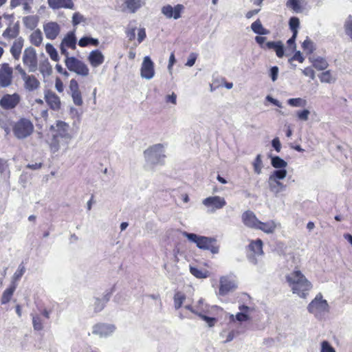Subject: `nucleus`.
<instances>
[{
    "label": "nucleus",
    "instance_id": "1",
    "mask_svg": "<svg viewBox=\"0 0 352 352\" xmlns=\"http://www.w3.org/2000/svg\"><path fill=\"white\" fill-rule=\"evenodd\" d=\"M286 280L293 294L298 295L300 298H306L309 292L312 289L311 283L305 277L298 269H295L288 273Z\"/></svg>",
    "mask_w": 352,
    "mask_h": 352
},
{
    "label": "nucleus",
    "instance_id": "2",
    "mask_svg": "<svg viewBox=\"0 0 352 352\" xmlns=\"http://www.w3.org/2000/svg\"><path fill=\"white\" fill-rule=\"evenodd\" d=\"M146 169H153L155 166H162L165 163V149L162 144H156L144 151Z\"/></svg>",
    "mask_w": 352,
    "mask_h": 352
},
{
    "label": "nucleus",
    "instance_id": "3",
    "mask_svg": "<svg viewBox=\"0 0 352 352\" xmlns=\"http://www.w3.org/2000/svg\"><path fill=\"white\" fill-rule=\"evenodd\" d=\"M329 305L321 293L316 294L315 298L309 303L307 311L318 320H322L329 312Z\"/></svg>",
    "mask_w": 352,
    "mask_h": 352
},
{
    "label": "nucleus",
    "instance_id": "4",
    "mask_svg": "<svg viewBox=\"0 0 352 352\" xmlns=\"http://www.w3.org/2000/svg\"><path fill=\"white\" fill-rule=\"evenodd\" d=\"M182 234L188 241L195 243L199 249L209 250L212 254H217L219 252V246L216 244V239L214 238L199 236L187 232H183Z\"/></svg>",
    "mask_w": 352,
    "mask_h": 352
},
{
    "label": "nucleus",
    "instance_id": "5",
    "mask_svg": "<svg viewBox=\"0 0 352 352\" xmlns=\"http://www.w3.org/2000/svg\"><path fill=\"white\" fill-rule=\"evenodd\" d=\"M12 131L17 139H25L33 133L34 125L30 120L21 118L13 124Z\"/></svg>",
    "mask_w": 352,
    "mask_h": 352
},
{
    "label": "nucleus",
    "instance_id": "6",
    "mask_svg": "<svg viewBox=\"0 0 352 352\" xmlns=\"http://www.w3.org/2000/svg\"><path fill=\"white\" fill-rule=\"evenodd\" d=\"M65 64L70 72H74L77 75L87 77L89 74V69L87 65L74 56L66 57Z\"/></svg>",
    "mask_w": 352,
    "mask_h": 352
},
{
    "label": "nucleus",
    "instance_id": "7",
    "mask_svg": "<svg viewBox=\"0 0 352 352\" xmlns=\"http://www.w3.org/2000/svg\"><path fill=\"white\" fill-rule=\"evenodd\" d=\"M238 287L237 280L234 276L230 274L222 276L219 278V289L218 294L221 296H226Z\"/></svg>",
    "mask_w": 352,
    "mask_h": 352
},
{
    "label": "nucleus",
    "instance_id": "8",
    "mask_svg": "<svg viewBox=\"0 0 352 352\" xmlns=\"http://www.w3.org/2000/svg\"><path fill=\"white\" fill-rule=\"evenodd\" d=\"M239 311L236 314H230L229 320L230 322L235 323L236 322L243 323L250 321L252 318V314L254 312L255 308L254 307L247 306L245 305H240L239 306Z\"/></svg>",
    "mask_w": 352,
    "mask_h": 352
},
{
    "label": "nucleus",
    "instance_id": "9",
    "mask_svg": "<svg viewBox=\"0 0 352 352\" xmlns=\"http://www.w3.org/2000/svg\"><path fill=\"white\" fill-rule=\"evenodd\" d=\"M73 138V135L60 138H51L49 141L50 151L54 153L60 150H63L65 152L67 151Z\"/></svg>",
    "mask_w": 352,
    "mask_h": 352
},
{
    "label": "nucleus",
    "instance_id": "10",
    "mask_svg": "<svg viewBox=\"0 0 352 352\" xmlns=\"http://www.w3.org/2000/svg\"><path fill=\"white\" fill-rule=\"evenodd\" d=\"M51 138H60L62 136L73 135L70 126L65 122L57 120L50 127Z\"/></svg>",
    "mask_w": 352,
    "mask_h": 352
},
{
    "label": "nucleus",
    "instance_id": "11",
    "mask_svg": "<svg viewBox=\"0 0 352 352\" xmlns=\"http://www.w3.org/2000/svg\"><path fill=\"white\" fill-rule=\"evenodd\" d=\"M23 63L30 72H34L38 68L36 53L34 48H26L23 54Z\"/></svg>",
    "mask_w": 352,
    "mask_h": 352
},
{
    "label": "nucleus",
    "instance_id": "12",
    "mask_svg": "<svg viewBox=\"0 0 352 352\" xmlns=\"http://www.w3.org/2000/svg\"><path fill=\"white\" fill-rule=\"evenodd\" d=\"M184 307L199 317L202 316L205 314H210V309H219V307L217 306L210 307L205 302L203 298H200L194 305H188Z\"/></svg>",
    "mask_w": 352,
    "mask_h": 352
},
{
    "label": "nucleus",
    "instance_id": "13",
    "mask_svg": "<svg viewBox=\"0 0 352 352\" xmlns=\"http://www.w3.org/2000/svg\"><path fill=\"white\" fill-rule=\"evenodd\" d=\"M116 329L113 324L98 323L93 326L91 333L99 338H107L113 335Z\"/></svg>",
    "mask_w": 352,
    "mask_h": 352
},
{
    "label": "nucleus",
    "instance_id": "14",
    "mask_svg": "<svg viewBox=\"0 0 352 352\" xmlns=\"http://www.w3.org/2000/svg\"><path fill=\"white\" fill-rule=\"evenodd\" d=\"M202 204L208 208L210 212H214L216 210L223 208L226 205V201L223 197L220 196H212L203 199Z\"/></svg>",
    "mask_w": 352,
    "mask_h": 352
},
{
    "label": "nucleus",
    "instance_id": "15",
    "mask_svg": "<svg viewBox=\"0 0 352 352\" xmlns=\"http://www.w3.org/2000/svg\"><path fill=\"white\" fill-rule=\"evenodd\" d=\"M140 76L146 80H151L155 76L154 63L148 56L143 58L140 68Z\"/></svg>",
    "mask_w": 352,
    "mask_h": 352
},
{
    "label": "nucleus",
    "instance_id": "16",
    "mask_svg": "<svg viewBox=\"0 0 352 352\" xmlns=\"http://www.w3.org/2000/svg\"><path fill=\"white\" fill-rule=\"evenodd\" d=\"M76 46V38L74 31L68 32L66 36L63 38L60 45V50L61 54L66 57L69 56V52L67 48L74 50Z\"/></svg>",
    "mask_w": 352,
    "mask_h": 352
},
{
    "label": "nucleus",
    "instance_id": "17",
    "mask_svg": "<svg viewBox=\"0 0 352 352\" xmlns=\"http://www.w3.org/2000/svg\"><path fill=\"white\" fill-rule=\"evenodd\" d=\"M69 94L75 105L80 107L83 104V100L79 85L76 79H72L69 85Z\"/></svg>",
    "mask_w": 352,
    "mask_h": 352
},
{
    "label": "nucleus",
    "instance_id": "18",
    "mask_svg": "<svg viewBox=\"0 0 352 352\" xmlns=\"http://www.w3.org/2000/svg\"><path fill=\"white\" fill-rule=\"evenodd\" d=\"M12 68L8 63H3L0 68V87L10 86L12 80Z\"/></svg>",
    "mask_w": 352,
    "mask_h": 352
},
{
    "label": "nucleus",
    "instance_id": "19",
    "mask_svg": "<svg viewBox=\"0 0 352 352\" xmlns=\"http://www.w3.org/2000/svg\"><path fill=\"white\" fill-rule=\"evenodd\" d=\"M20 101V96L18 94H6L0 100V105L5 109L14 108Z\"/></svg>",
    "mask_w": 352,
    "mask_h": 352
},
{
    "label": "nucleus",
    "instance_id": "20",
    "mask_svg": "<svg viewBox=\"0 0 352 352\" xmlns=\"http://www.w3.org/2000/svg\"><path fill=\"white\" fill-rule=\"evenodd\" d=\"M126 36L130 41L135 38L137 35L138 44L141 43L146 38V31L144 28L129 26L126 30Z\"/></svg>",
    "mask_w": 352,
    "mask_h": 352
},
{
    "label": "nucleus",
    "instance_id": "21",
    "mask_svg": "<svg viewBox=\"0 0 352 352\" xmlns=\"http://www.w3.org/2000/svg\"><path fill=\"white\" fill-rule=\"evenodd\" d=\"M280 228V223L275 220H269L266 222L260 221L256 230H261L265 234H273Z\"/></svg>",
    "mask_w": 352,
    "mask_h": 352
},
{
    "label": "nucleus",
    "instance_id": "22",
    "mask_svg": "<svg viewBox=\"0 0 352 352\" xmlns=\"http://www.w3.org/2000/svg\"><path fill=\"white\" fill-rule=\"evenodd\" d=\"M241 219L245 226L256 230L260 221L256 214L251 210L244 212L242 214Z\"/></svg>",
    "mask_w": 352,
    "mask_h": 352
},
{
    "label": "nucleus",
    "instance_id": "23",
    "mask_svg": "<svg viewBox=\"0 0 352 352\" xmlns=\"http://www.w3.org/2000/svg\"><path fill=\"white\" fill-rule=\"evenodd\" d=\"M183 9L184 6L181 4H177L175 7H172L170 5H167L162 8V12L167 18H173L174 19H177L180 17V14Z\"/></svg>",
    "mask_w": 352,
    "mask_h": 352
},
{
    "label": "nucleus",
    "instance_id": "24",
    "mask_svg": "<svg viewBox=\"0 0 352 352\" xmlns=\"http://www.w3.org/2000/svg\"><path fill=\"white\" fill-rule=\"evenodd\" d=\"M45 99L49 107L54 110L58 111L60 109L61 102L58 96L54 92L47 91L45 94Z\"/></svg>",
    "mask_w": 352,
    "mask_h": 352
},
{
    "label": "nucleus",
    "instance_id": "25",
    "mask_svg": "<svg viewBox=\"0 0 352 352\" xmlns=\"http://www.w3.org/2000/svg\"><path fill=\"white\" fill-rule=\"evenodd\" d=\"M22 80L24 82L23 86L26 91H34L40 87V81L34 75L26 74L22 78Z\"/></svg>",
    "mask_w": 352,
    "mask_h": 352
},
{
    "label": "nucleus",
    "instance_id": "26",
    "mask_svg": "<svg viewBox=\"0 0 352 352\" xmlns=\"http://www.w3.org/2000/svg\"><path fill=\"white\" fill-rule=\"evenodd\" d=\"M87 60L93 67H98L104 63V56L100 50H95L89 53Z\"/></svg>",
    "mask_w": 352,
    "mask_h": 352
},
{
    "label": "nucleus",
    "instance_id": "27",
    "mask_svg": "<svg viewBox=\"0 0 352 352\" xmlns=\"http://www.w3.org/2000/svg\"><path fill=\"white\" fill-rule=\"evenodd\" d=\"M43 29L46 37L51 40L55 39L60 30L58 23H45Z\"/></svg>",
    "mask_w": 352,
    "mask_h": 352
},
{
    "label": "nucleus",
    "instance_id": "28",
    "mask_svg": "<svg viewBox=\"0 0 352 352\" xmlns=\"http://www.w3.org/2000/svg\"><path fill=\"white\" fill-rule=\"evenodd\" d=\"M49 6L53 9L69 8L74 7L72 0H48Z\"/></svg>",
    "mask_w": 352,
    "mask_h": 352
},
{
    "label": "nucleus",
    "instance_id": "29",
    "mask_svg": "<svg viewBox=\"0 0 352 352\" xmlns=\"http://www.w3.org/2000/svg\"><path fill=\"white\" fill-rule=\"evenodd\" d=\"M19 32L18 23H10L7 29L3 32L2 36L4 38L10 40L16 38Z\"/></svg>",
    "mask_w": 352,
    "mask_h": 352
},
{
    "label": "nucleus",
    "instance_id": "30",
    "mask_svg": "<svg viewBox=\"0 0 352 352\" xmlns=\"http://www.w3.org/2000/svg\"><path fill=\"white\" fill-rule=\"evenodd\" d=\"M267 184L270 191L275 195L286 189V185L283 184L281 181L268 179Z\"/></svg>",
    "mask_w": 352,
    "mask_h": 352
},
{
    "label": "nucleus",
    "instance_id": "31",
    "mask_svg": "<svg viewBox=\"0 0 352 352\" xmlns=\"http://www.w3.org/2000/svg\"><path fill=\"white\" fill-rule=\"evenodd\" d=\"M38 69L43 78L51 76L53 72L52 67L47 59L40 62Z\"/></svg>",
    "mask_w": 352,
    "mask_h": 352
},
{
    "label": "nucleus",
    "instance_id": "32",
    "mask_svg": "<svg viewBox=\"0 0 352 352\" xmlns=\"http://www.w3.org/2000/svg\"><path fill=\"white\" fill-rule=\"evenodd\" d=\"M309 60L311 62L313 66L318 70H324L327 69L329 65L327 61L324 58L320 56L310 57Z\"/></svg>",
    "mask_w": 352,
    "mask_h": 352
},
{
    "label": "nucleus",
    "instance_id": "33",
    "mask_svg": "<svg viewBox=\"0 0 352 352\" xmlns=\"http://www.w3.org/2000/svg\"><path fill=\"white\" fill-rule=\"evenodd\" d=\"M290 30L293 32L292 36L287 41L288 48L291 50L296 49L295 40L299 28V23H289Z\"/></svg>",
    "mask_w": 352,
    "mask_h": 352
},
{
    "label": "nucleus",
    "instance_id": "34",
    "mask_svg": "<svg viewBox=\"0 0 352 352\" xmlns=\"http://www.w3.org/2000/svg\"><path fill=\"white\" fill-rule=\"evenodd\" d=\"M25 272V267L23 264H20L18 266L17 270L14 273L12 276L11 284L12 285H14V287H17L18 282L20 280L21 277L23 276Z\"/></svg>",
    "mask_w": 352,
    "mask_h": 352
},
{
    "label": "nucleus",
    "instance_id": "35",
    "mask_svg": "<svg viewBox=\"0 0 352 352\" xmlns=\"http://www.w3.org/2000/svg\"><path fill=\"white\" fill-rule=\"evenodd\" d=\"M23 43L21 38H18L14 41L11 49L10 52L15 59H19Z\"/></svg>",
    "mask_w": 352,
    "mask_h": 352
},
{
    "label": "nucleus",
    "instance_id": "36",
    "mask_svg": "<svg viewBox=\"0 0 352 352\" xmlns=\"http://www.w3.org/2000/svg\"><path fill=\"white\" fill-rule=\"evenodd\" d=\"M190 272L197 278H206L210 276V272L207 270L200 269L191 265L190 266Z\"/></svg>",
    "mask_w": 352,
    "mask_h": 352
},
{
    "label": "nucleus",
    "instance_id": "37",
    "mask_svg": "<svg viewBox=\"0 0 352 352\" xmlns=\"http://www.w3.org/2000/svg\"><path fill=\"white\" fill-rule=\"evenodd\" d=\"M125 3L131 12H135L145 4V0H127Z\"/></svg>",
    "mask_w": 352,
    "mask_h": 352
},
{
    "label": "nucleus",
    "instance_id": "38",
    "mask_svg": "<svg viewBox=\"0 0 352 352\" xmlns=\"http://www.w3.org/2000/svg\"><path fill=\"white\" fill-rule=\"evenodd\" d=\"M16 289V287L10 285V286L3 292L1 298V302L2 305H5L10 302Z\"/></svg>",
    "mask_w": 352,
    "mask_h": 352
},
{
    "label": "nucleus",
    "instance_id": "39",
    "mask_svg": "<svg viewBox=\"0 0 352 352\" xmlns=\"http://www.w3.org/2000/svg\"><path fill=\"white\" fill-rule=\"evenodd\" d=\"M287 171L286 169H276L271 172L268 179L281 181L287 177Z\"/></svg>",
    "mask_w": 352,
    "mask_h": 352
},
{
    "label": "nucleus",
    "instance_id": "40",
    "mask_svg": "<svg viewBox=\"0 0 352 352\" xmlns=\"http://www.w3.org/2000/svg\"><path fill=\"white\" fill-rule=\"evenodd\" d=\"M250 250L257 255H262L263 251V241L261 239L253 241L250 244Z\"/></svg>",
    "mask_w": 352,
    "mask_h": 352
},
{
    "label": "nucleus",
    "instance_id": "41",
    "mask_svg": "<svg viewBox=\"0 0 352 352\" xmlns=\"http://www.w3.org/2000/svg\"><path fill=\"white\" fill-rule=\"evenodd\" d=\"M33 0H11L10 5L12 7L23 6V8L25 11H30Z\"/></svg>",
    "mask_w": 352,
    "mask_h": 352
},
{
    "label": "nucleus",
    "instance_id": "42",
    "mask_svg": "<svg viewBox=\"0 0 352 352\" xmlns=\"http://www.w3.org/2000/svg\"><path fill=\"white\" fill-rule=\"evenodd\" d=\"M271 164L276 169H286L287 166V162L278 156L272 157Z\"/></svg>",
    "mask_w": 352,
    "mask_h": 352
},
{
    "label": "nucleus",
    "instance_id": "43",
    "mask_svg": "<svg viewBox=\"0 0 352 352\" xmlns=\"http://www.w3.org/2000/svg\"><path fill=\"white\" fill-rule=\"evenodd\" d=\"M186 298V295L181 292H177L175 294L173 297V302L174 307L175 308V309H179V308L182 307Z\"/></svg>",
    "mask_w": 352,
    "mask_h": 352
},
{
    "label": "nucleus",
    "instance_id": "44",
    "mask_svg": "<svg viewBox=\"0 0 352 352\" xmlns=\"http://www.w3.org/2000/svg\"><path fill=\"white\" fill-rule=\"evenodd\" d=\"M78 45L80 47H86L87 45L98 46L99 41L89 36H84L79 40Z\"/></svg>",
    "mask_w": 352,
    "mask_h": 352
},
{
    "label": "nucleus",
    "instance_id": "45",
    "mask_svg": "<svg viewBox=\"0 0 352 352\" xmlns=\"http://www.w3.org/2000/svg\"><path fill=\"white\" fill-rule=\"evenodd\" d=\"M307 100L302 98H289L287 104L293 107H304L307 105Z\"/></svg>",
    "mask_w": 352,
    "mask_h": 352
},
{
    "label": "nucleus",
    "instance_id": "46",
    "mask_svg": "<svg viewBox=\"0 0 352 352\" xmlns=\"http://www.w3.org/2000/svg\"><path fill=\"white\" fill-rule=\"evenodd\" d=\"M30 41L35 46H39L43 41L41 32L40 30L34 31L30 35Z\"/></svg>",
    "mask_w": 352,
    "mask_h": 352
},
{
    "label": "nucleus",
    "instance_id": "47",
    "mask_svg": "<svg viewBox=\"0 0 352 352\" xmlns=\"http://www.w3.org/2000/svg\"><path fill=\"white\" fill-rule=\"evenodd\" d=\"M33 328L36 331H41L43 329V320L37 314H32Z\"/></svg>",
    "mask_w": 352,
    "mask_h": 352
},
{
    "label": "nucleus",
    "instance_id": "48",
    "mask_svg": "<svg viewBox=\"0 0 352 352\" xmlns=\"http://www.w3.org/2000/svg\"><path fill=\"white\" fill-rule=\"evenodd\" d=\"M45 51L49 54L50 58L54 61L59 60V56L56 50L51 43H47L45 45Z\"/></svg>",
    "mask_w": 352,
    "mask_h": 352
},
{
    "label": "nucleus",
    "instance_id": "49",
    "mask_svg": "<svg viewBox=\"0 0 352 352\" xmlns=\"http://www.w3.org/2000/svg\"><path fill=\"white\" fill-rule=\"evenodd\" d=\"M263 161H262V156L261 154H258L256 155L254 162H253V167L254 172L259 175L261 173L262 168H263Z\"/></svg>",
    "mask_w": 352,
    "mask_h": 352
},
{
    "label": "nucleus",
    "instance_id": "50",
    "mask_svg": "<svg viewBox=\"0 0 352 352\" xmlns=\"http://www.w3.org/2000/svg\"><path fill=\"white\" fill-rule=\"evenodd\" d=\"M251 28L254 33L260 35H265L270 33V31L264 28L261 23H252Z\"/></svg>",
    "mask_w": 352,
    "mask_h": 352
},
{
    "label": "nucleus",
    "instance_id": "51",
    "mask_svg": "<svg viewBox=\"0 0 352 352\" xmlns=\"http://www.w3.org/2000/svg\"><path fill=\"white\" fill-rule=\"evenodd\" d=\"M109 300V298H96L93 304L94 309L95 312H99L103 309L105 303Z\"/></svg>",
    "mask_w": 352,
    "mask_h": 352
},
{
    "label": "nucleus",
    "instance_id": "52",
    "mask_svg": "<svg viewBox=\"0 0 352 352\" xmlns=\"http://www.w3.org/2000/svg\"><path fill=\"white\" fill-rule=\"evenodd\" d=\"M287 6L296 12H300L302 11L301 0H288Z\"/></svg>",
    "mask_w": 352,
    "mask_h": 352
},
{
    "label": "nucleus",
    "instance_id": "53",
    "mask_svg": "<svg viewBox=\"0 0 352 352\" xmlns=\"http://www.w3.org/2000/svg\"><path fill=\"white\" fill-rule=\"evenodd\" d=\"M319 78L322 82L331 83L334 82V78L332 77L330 71H326L322 72Z\"/></svg>",
    "mask_w": 352,
    "mask_h": 352
},
{
    "label": "nucleus",
    "instance_id": "54",
    "mask_svg": "<svg viewBox=\"0 0 352 352\" xmlns=\"http://www.w3.org/2000/svg\"><path fill=\"white\" fill-rule=\"evenodd\" d=\"M302 47L303 50L307 54H311L315 49L314 43L311 41L309 39L305 40L302 44Z\"/></svg>",
    "mask_w": 352,
    "mask_h": 352
},
{
    "label": "nucleus",
    "instance_id": "55",
    "mask_svg": "<svg viewBox=\"0 0 352 352\" xmlns=\"http://www.w3.org/2000/svg\"><path fill=\"white\" fill-rule=\"evenodd\" d=\"M320 352H336V351L327 340H323L320 342Z\"/></svg>",
    "mask_w": 352,
    "mask_h": 352
},
{
    "label": "nucleus",
    "instance_id": "56",
    "mask_svg": "<svg viewBox=\"0 0 352 352\" xmlns=\"http://www.w3.org/2000/svg\"><path fill=\"white\" fill-rule=\"evenodd\" d=\"M310 111L308 109H303L296 112L297 118L299 120L307 121L309 119Z\"/></svg>",
    "mask_w": 352,
    "mask_h": 352
},
{
    "label": "nucleus",
    "instance_id": "57",
    "mask_svg": "<svg viewBox=\"0 0 352 352\" xmlns=\"http://www.w3.org/2000/svg\"><path fill=\"white\" fill-rule=\"evenodd\" d=\"M206 314H205L199 318L204 320L209 327H214L217 323V320L214 317H210L207 316Z\"/></svg>",
    "mask_w": 352,
    "mask_h": 352
},
{
    "label": "nucleus",
    "instance_id": "58",
    "mask_svg": "<svg viewBox=\"0 0 352 352\" xmlns=\"http://www.w3.org/2000/svg\"><path fill=\"white\" fill-rule=\"evenodd\" d=\"M274 50L276 52V56L278 58H281L284 55V50H283V45L282 42L278 41V44L276 45V47L274 49Z\"/></svg>",
    "mask_w": 352,
    "mask_h": 352
},
{
    "label": "nucleus",
    "instance_id": "59",
    "mask_svg": "<svg viewBox=\"0 0 352 352\" xmlns=\"http://www.w3.org/2000/svg\"><path fill=\"white\" fill-rule=\"evenodd\" d=\"M302 73L305 76H309L311 80L315 78V72L311 67H306L302 70Z\"/></svg>",
    "mask_w": 352,
    "mask_h": 352
},
{
    "label": "nucleus",
    "instance_id": "60",
    "mask_svg": "<svg viewBox=\"0 0 352 352\" xmlns=\"http://www.w3.org/2000/svg\"><path fill=\"white\" fill-rule=\"evenodd\" d=\"M55 88L59 93H62L64 90L63 82L59 78H56L55 80Z\"/></svg>",
    "mask_w": 352,
    "mask_h": 352
},
{
    "label": "nucleus",
    "instance_id": "61",
    "mask_svg": "<svg viewBox=\"0 0 352 352\" xmlns=\"http://www.w3.org/2000/svg\"><path fill=\"white\" fill-rule=\"evenodd\" d=\"M278 68L276 66L272 67L270 69V77L272 81H276L278 78Z\"/></svg>",
    "mask_w": 352,
    "mask_h": 352
},
{
    "label": "nucleus",
    "instance_id": "62",
    "mask_svg": "<svg viewBox=\"0 0 352 352\" xmlns=\"http://www.w3.org/2000/svg\"><path fill=\"white\" fill-rule=\"evenodd\" d=\"M305 58L304 57L302 56V55L301 54L300 52V51H298L295 53V54L292 56V58L289 59V62L292 61V60H297L298 61L299 63H303Z\"/></svg>",
    "mask_w": 352,
    "mask_h": 352
},
{
    "label": "nucleus",
    "instance_id": "63",
    "mask_svg": "<svg viewBox=\"0 0 352 352\" xmlns=\"http://www.w3.org/2000/svg\"><path fill=\"white\" fill-rule=\"evenodd\" d=\"M272 145L277 152H280L281 149V144L278 138H275L272 141Z\"/></svg>",
    "mask_w": 352,
    "mask_h": 352
},
{
    "label": "nucleus",
    "instance_id": "64",
    "mask_svg": "<svg viewBox=\"0 0 352 352\" xmlns=\"http://www.w3.org/2000/svg\"><path fill=\"white\" fill-rule=\"evenodd\" d=\"M344 30L346 34L352 42V23H346Z\"/></svg>",
    "mask_w": 352,
    "mask_h": 352
}]
</instances>
